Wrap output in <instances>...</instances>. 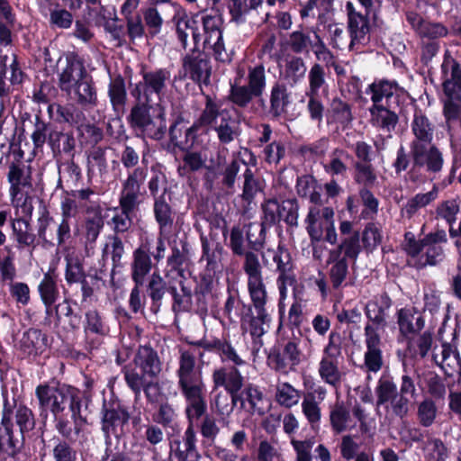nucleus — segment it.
Returning a JSON list of instances; mask_svg holds the SVG:
<instances>
[{"label":"nucleus","instance_id":"obj_1","mask_svg":"<svg viewBox=\"0 0 461 461\" xmlns=\"http://www.w3.org/2000/svg\"><path fill=\"white\" fill-rule=\"evenodd\" d=\"M203 357L201 348L193 347L182 351L179 358L178 385L186 401L185 414L191 417L203 416L206 411L201 371L195 368V359Z\"/></svg>","mask_w":461,"mask_h":461},{"label":"nucleus","instance_id":"obj_2","mask_svg":"<svg viewBox=\"0 0 461 461\" xmlns=\"http://www.w3.org/2000/svg\"><path fill=\"white\" fill-rule=\"evenodd\" d=\"M131 127L144 137L156 140H162L167 132L166 109L162 103L152 104L136 102L129 115Z\"/></svg>","mask_w":461,"mask_h":461},{"label":"nucleus","instance_id":"obj_3","mask_svg":"<svg viewBox=\"0 0 461 461\" xmlns=\"http://www.w3.org/2000/svg\"><path fill=\"white\" fill-rule=\"evenodd\" d=\"M141 76V80L131 91L132 97L136 102L144 104H153L154 101L161 103L171 80V72L160 68L143 70Z\"/></svg>","mask_w":461,"mask_h":461},{"label":"nucleus","instance_id":"obj_4","mask_svg":"<svg viewBox=\"0 0 461 461\" xmlns=\"http://www.w3.org/2000/svg\"><path fill=\"white\" fill-rule=\"evenodd\" d=\"M263 393L258 387L251 383H244V378L239 370L232 366V410L239 407L249 414L258 413L262 416L266 408L260 406Z\"/></svg>","mask_w":461,"mask_h":461},{"label":"nucleus","instance_id":"obj_5","mask_svg":"<svg viewBox=\"0 0 461 461\" xmlns=\"http://www.w3.org/2000/svg\"><path fill=\"white\" fill-rule=\"evenodd\" d=\"M300 338L293 334V338L274 345L267 357V365L277 372H286L288 366L291 369L301 363L302 350L299 348Z\"/></svg>","mask_w":461,"mask_h":461},{"label":"nucleus","instance_id":"obj_6","mask_svg":"<svg viewBox=\"0 0 461 461\" xmlns=\"http://www.w3.org/2000/svg\"><path fill=\"white\" fill-rule=\"evenodd\" d=\"M73 386L65 384H45L37 386L35 393L40 406L50 410L53 416L61 414L71 398Z\"/></svg>","mask_w":461,"mask_h":461},{"label":"nucleus","instance_id":"obj_7","mask_svg":"<svg viewBox=\"0 0 461 461\" xmlns=\"http://www.w3.org/2000/svg\"><path fill=\"white\" fill-rule=\"evenodd\" d=\"M188 426L182 440L173 438L169 441V461H199L200 454L196 447V433L194 423L202 416L191 417L186 414Z\"/></svg>","mask_w":461,"mask_h":461},{"label":"nucleus","instance_id":"obj_8","mask_svg":"<svg viewBox=\"0 0 461 461\" xmlns=\"http://www.w3.org/2000/svg\"><path fill=\"white\" fill-rule=\"evenodd\" d=\"M212 67L206 55L196 48L186 54L182 59V68L179 71L181 78H189L195 83L208 85Z\"/></svg>","mask_w":461,"mask_h":461},{"label":"nucleus","instance_id":"obj_9","mask_svg":"<svg viewBox=\"0 0 461 461\" xmlns=\"http://www.w3.org/2000/svg\"><path fill=\"white\" fill-rule=\"evenodd\" d=\"M198 123L201 126H210L216 131L221 143L230 141V113L227 109H217L216 105L208 100Z\"/></svg>","mask_w":461,"mask_h":461},{"label":"nucleus","instance_id":"obj_10","mask_svg":"<svg viewBox=\"0 0 461 461\" xmlns=\"http://www.w3.org/2000/svg\"><path fill=\"white\" fill-rule=\"evenodd\" d=\"M24 74L22 71L16 55L3 53L0 50V97H7L14 91V87L22 84Z\"/></svg>","mask_w":461,"mask_h":461},{"label":"nucleus","instance_id":"obj_11","mask_svg":"<svg viewBox=\"0 0 461 461\" xmlns=\"http://www.w3.org/2000/svg\"><path fill=\"white\" fill-rule=\"evenodd\" d=\"M129 420L130 413L125 407L119 403L106 404L104 402L102 409L101 429L105 439L109 440L111 436L120 437Z\"/></svg>","mask_w":461,"mask_h":461},{"label":"nucleus","instance_id":"obj_12","mask_svg":"<svg viewBox=\"0 0 461 461\" xmlns=\"http://www.w3.org/2000/svg\"><path fill=\"white\" fill-rule=\"evenodd\" d=\"M178 4L167 0H156L153 5L142 10L145 26L151 36L160 33L165 18L172 22Z\"/></svg>","mask_w":461,"mask_h":461},{"label":"nucleus","instance_id":"obj_13","mask_svg":"<svg viewBox=\"0 0 461 461\" xmlns=\"http://www.w3.org/2000/svg\"><path fill=\"white\" fill-rule=\"evenodd\" d=\"M148 175L145 167H139L129 172L125 180L122 183V190L119 203H124L127 208L139 207L141 203V186Z\"/></svg>","mask_w":461,"mask_h":461},{"label":"nucleus","instance_id":"obj_14","mask_svg":"<svg viewBox=\"0 0 461 461\" xmlns=\"http://www.w3.org/2000/svg\"><path fill=\"white\" fill-rule=\"evenodd\" d=\"M425 241L426 250L415 264L417 269H422L427 266H437L445 258V250L441 246L448 241L445 230L437 229L435 231L429 232L425 235Z\"/></svg>","mask_w":461,"mask_h":461},{"label":"nucleus","instance_id":"obj_15","mask_svg":"<svg viewBox=\"0 0 461 461\" xmlns=\"http://www.w3.org/2000/svg\"><path fill=\"white\" fill-rule=\"evenodd\" d=\"M410 156L413 168H425L429 174H438L443 168V154L433 143L410 149Z\"/></svg>","mask_w":461,"mask_h":461},{"label":"nucleus","instance_id":"obj_16","mask_svg":"<svg viewBox=\"0 0 461 461\" xmlns=\"http://www.w3.org/2000/svg\"><path fill=\"white\" fill-rule=\"evenodd\" d=\"M405 16L411 29L420 39L438 41V39L445 38L449 34V30L442 23L425 19L415 11L407 12Z\"/></svg>","mask_w":461,"mask_h":461},{"label":"nucleus","instance_id":"obj_17","mask_svg":"<svg viewBox=\"0 0 461 461\" xmlns=\"http://www.w3.org/2000/svg\"><path fill=\"white\" fill-rule=\"evenodd\" d=\"M87 77L86 70L80 59L71 53L66 56L65 64L60 68L59 74V85L62 91L72 95V90L77 84Z\"/></svg>","mask_w":461,"mask_h":461},{"label":"nucleus","instance_id":"obj_18","mask_svg":"<svg viewBox=\"0 0 461 461\" xmlns=\"http://www.w3.org/2000/svg\"><path fill=\"white\" fill-rule=\"evenodd\" d=\"M441 74L445 79L442 89L447 98H460L461 93V64L446 51L441 64Z\"/></svg>","mask_w":461,"mask_h":461},{"label":"nucleus","instance_id":"obj_19","mask_svg":"<svg viewBox=\"0 0 461 461\" xmlns=\"http://www.w3.org/2000/svg\"><path fill=\"white\" fill-rule=\"evenodd\" d=\"M221 18L205 15L203 17V24L207 36L205 43L212 48L214 59L221 63H229L230 55L228 52L222 40V32L219 28Z\"/></svg>","mask_w":461,"mask_h":461},{"label":"nucleus","instance_id":"obj_20","mask_svg":"<svg viewBox=\"0 0 461 461\" xmlns=\"http://www.w3.org/2000/svg\"><path fill=\"white\" fill-rule=\"evenodd\" d=\"M256 251H246L244 248L243 230L239 226L232 227V254L244 256L243 269L248 275V280L262 278L261 266Z\"/></svg>","mask_w":461,"mask_h":461},{"label":"nucleus","instance_id":"obj_21","mask_svg":"<svg viewBox=\"0 0 461 461\" xmlns=\"http://www.w3.org/2000/svg\"><path fill=\"white\" fill-rule=\"evenodd\" d=\"M171 23L176 29L177 40L182 47L186 49L187 39L191 36L194 44V48H196L197 43L201 40L198 23L194 17L189 16L180 5H177L176 16L173 17Z\"/></svg>","mask_w":461,"mask_h":461},{"label":"nucleus","instance_id":"obj_22","mask_svg":"<svg viewBox=\"0 0 461 461\" xmlns=\"http://www.w3.org/2000/svg\"><path fill=\"white\" fill-rule=\"evenodd\" d=\"M7 180L10 184L9 195L14 201L18 195L32 189V169L23 162H13L8 166Z\"/></svg>","mask_w":461,"mask_h":461},{"label":"nucleus","instance_id":"obj_23","mask_svg":"<svg viewBox=\"0 0 461 461\" xmlns=\"http://www.w3.org/2000/svg\"><path fill=\"white\" fill-rule=\"evenodd\" d=\"M393 306V300L390 295L384 292L379 300L367 302L364 309L368 323L366 326L371 327L375 332L384 330L387 326L388 311Z\"/></svg>","mask_w":461,"mask_h":461},{"label":"nucleus","instance_id":"obj_24","mask_svg":"<svg viewBox=\"0 0 461 461\" xmlns=\"http://www.w3.org/2000/svg\"><path fill=\"white\" fill-rule=\"evenodd\" d=\"M411 127L413 139L410 149L433 143L434 127L421 109H415Z\"/></svg>","mask_w":461,"mask_h":461},{"label":"nucleus","instance_id":"obj_25","mask_svg":"<svg viewBox=\"0 0 461 461\" xmlns=\"http://www.w3.org/2000/svg\"><path fill=\"white\" fill-rule=\"evenodd\" d=\"M364 335L366 346L364 363L368 371L376 373L383 366V353L380 348L381 337L369 326H365Z\"/></svg>","mask_w":461,"mask_h":461},{"label":"nucleus","instance_id":"obj_26","mask_svg":"<svg viewBox=\"0 0 461 461\" xmlns=\"http://www.w3.org/2000/svg\"><path fill=\"white\" fill-rule=\"evenodd\" d=\"M269 107L266 111L271 120L285 119L291 104V94L284 83L276 82L270 91Z\"/></svg>","mask_w":461,"mask_h":461},{"label":"nucleus","instance_id":"obj_27","mask_svg":"<svg viewBox=\"0 0 461 461\" xmlns=\"http://www.w3.org/2000/svg\"><path fill=\"white\" fill-rule=\"evenodd\" d=\"M110 148L94 146L86 151V176L88 182L98 176L104 181L108 175V153Z\"/></svg>","mask_w":461,"mask_h":461},{"label":"nucleus","instance_id":"obj_28","mask_svg":"<svg viewBox=\"0 0 461 461\" xmlns=\"http://www.w3.org/2000/svg\"><path fill=\"white\" fill-rule=\"evenodd\" d=\"M10 227L12 237L19 249L34 250L38 245L37 235L34 233L30 221L23 217L11 219Z\"/></svg>","mask_w":461,"mask_h":461},{"label":"nucleus","instance_id":"obj_29","mask_svg":"<svg viewBox=\"0 0 461 461\" xmlns=\"http://www.w3.org/2000/svg\"><path fill=\"white\" fill-rule=\"evenodd\" d=\"M370 123L373 127L382 130L389 135L394 131L399 115L391 109L390 104L382 106H371L369 108Z\"/></svg>","mask_w":461,"mask_h":461},{"label":"nucleus","instance_id":"obj_30","mask_svg":"<svg viewBox=\"0 0 461 461\" xmlns=\"http://www.w3.org/2000/svg\"><path fill=\"white\" fill-rule=\"evenodd\" d=\"M134 366L148 377L154 378L161 371V363L158 354L148 346H140L133 359Z\"/></svg>","mask_w":461,"mask_h":461},{"label":"nucleus","instance_id":"obj_31","mask_svg":"<svg viewBox=\"0 0 461 461\" xmlns=\"http://www.w3.org/2000/svg\"><path fill=\"white\" fill-rule=\"evenodd\" d=\"M419 312V310L412 307H403L397 310V324L401 335L407 338L410 334H417L423 330L425 326V319L422 315L416 318L415 324H413L414 315Z\"/></svg>","mask_w":461,"mask_h":461},{"label":"nucleus","instance_id":"obj_32","mask_svg":"<svg viewBox=\"0 0 461 461\" xmlns=\"http://www.w3.org/2000/svg\"><path fill=\"white\" fill-rule=\"evenodd\" d=\"M152 268V261L149 255V248L140 246L133 251L131 263V278L137 285H142L146 276Z\"/></svg>","mask_w":461,"mask_h":461},{"label":"nucleus","instance_id":"obj_33","mask_svg":"<svg viewBox=\"0 0 461 461\" xmlns=\"http://www.w3.org/2000/svg\"><path fill=\"white\" fill-rule=\"evenodd\" d=\"M201 126L198 121L191 127L185 128L180 122H176L169 128L171 142L182 150H188L194 147L196 139L198 127Z\"/></svg>","mask_w":461,"mask_h":461},{"label":"nucleus","instance_id":"obj_34","mask_svg":"<svg viewBox=\"0 0 461 461\" xmlns=\"http://www.w3.org/2000/svg\"><path fill=\"white\" fill-rule=\"evenodd\" d=\"M397 88L398 83L395 80L375 79L368 85L366 94L371 95V101L373 103L371 106H382L384 105L382 104L383 99H385V104H389Z\"/></svg>","mask_w":461,"mask_h":461},{"label":"nucleus","instance_id":"obj_35","mask_svg":"<svg viewBox=\"0 0 461 461\" xmlns=\"http://www.w3.org/2000/svg\"><path fill=\"white\" fill-rule=\"evenodd\" d=\"M58 227L59 222H56L47 211H44L38 218L36 235L43 247H53L55 240L58 245Z\"/></svg>","mask_w":461,"mask_h":461},{"label":"nucleus","instance_id":"obj_36","mask_svg":"<svg viewBox=\"0 0 461 461\" xmlns=\"http://www.w3.org/2000/svg\"><path fill=\"white\" fill-rule=\"evenodd\" d=\"M49 113L59 122H67L70 125H82L86 120L82 111L73 105H60L52 104L49 105Z\"/></svg>","mask_w":461,"mask_h":461},{"label":"nucleus","instance_id":"obj_37","mask_svg":"<svg viewBox=\"0 0 461 461\" xmlns=\"http://www.w3.org/2000/svg\"><path fill=\"white\" fill-rule=\"evenodd\" d=\"M304 221L311 241H321L323 240L326 222L330 221L322 217V209L317 206L310 207Z\"/></svg>","mask_w":461,"mask_h":461},{"label":"nucleus","instance_id":"obj_38","mask_svg":"<svg viewBox=\"0 0 461 461\" xmlns=\"http://www.w3.org/2000/svg\"><path fill=\"white\" fill-rule=\"evenodd\" d=\"M58 276L54 269H50L44 274L43 278L38 285V291L41 301L49 308L57 301L59 297V289L57 285Z\"/></svg>","mask_w":461,"mask_h":461},{"label":"nucleus","instance_id":"obj_39","mask_svg":"<svg viewBox=\"0 0 461 461\" xmlns=\"http://www.w3.org/2000/svg\"><path fill=\"white\" fill-rule=\"evenodd\" d=\"M347 8L348 11V31L351 41H360L369 32V20L366 16L357 13L352 4L348 3Z\"/></svg>","mask_w":461,"mask_h":461},{"label":"nucleus","instance_id":"obj_40","mask_svg":"<svg viewBox=\"0 0 461 461\" xmlns=\"http://www.w3.org/2000/svg\"><path fill=\"white\" fill-rule=\"evenodd\" d=\"M62 219L58 227V246H61L71 236L70 224L68 220L73 217L77 211L75 201L65 198L60 205Z\"/></svg>","mask_w":461,"mask_h":461},{"label":"nucleus","instance_id":"obj_41","mask_svg":"<svg viewBox=\"0 0 461 461\" xmlns=\"http://www.w3.org/2000/svg\"><path fill=\"white\" fill-rule=\"evenodd\" d=\"M71 396L68 402L71 411V418L73 420H77L81 424L86 425L87 423V415L90 412L89 403L91 401L88 397L83 396L75 387H73Z\"/></svg>","mask_w":461,"mask_h":461},{"label":"nucleus","instance_id":"obj_42","mask_svg":"<svg viewBox=\"0 0 461 461\" xmlns=\"http://www.w3.org/2000/svg\"><path fill=\"white\" fill-rule=\"evenodd\" d=\"M155 220L158 224L161 235L169 231L173 225V212L170 205L166 202L165 196L156 198L153 205Z\"/></svg>","mask_w":461,"mask_h":461},{"label":"nucleus","instance_id":"obj_43","mask_svg":"<svg viewBox=\"0 0 461 461\" xmlns=\"http://www.w3.org/2000/svg\"><path fill=\"white\" fill-rule=\"evenodd\" d=\"M20 343L24 353L38 354L45 349L47 338L40 330L30 329L23 333Z\"/></svg>","mask_w":461,"mask_h":461},{"label":"nucleus","instance_id":"obj_44","mask_svg":"<svg viewBox=\"0 0 461 461\" xmlns=\"http://www.w3.org/2000/svg\"><path fill=\"white\" fill-rule=\"evenodd\" d=\"M108 96L114 111H118L125 105L127 91L124 78L121 75L111 78L108 85Z\"/></svg>","mask_w":461,"mask_h":461},{"label":"nucleus","instance_id":"obj_45","mask_svg":"<svg viewBox=\"0 0 461 461\" xmlns=\"http://www.w3.org/2000/svg\"><path fill=\"white\" fill-rule=\"evenodd\" d=\"M84 331L86 339H90L91 335L106 336L109 333V328L96 310H89L85 314Z\"/></svg>","mask_w":461,"mask_h":461},{"label":"nucleus","instance_id":"obj_46","mask_svg":"<svg viewBox=\"0 0 461 461\" xmlns=\"http://www.w3.org/2000/svg\"><path fill=\"white\" fill-rule=\"evenodd\" d=\"M120 208L113 209V216L110 224L115 234L124 233L129 230L132 225L131 214L138 209L137 207L127 208L124 203H119Z\"/></svg>","mask_w":461,"mask_h":461},{"label":"nucleus","instance_id":"obj_47","mask_svg":"<svg viewBox=\"0 0 461 461\" xmlns=\"http://www.w3.org/2000/svg\"><path fill=\"white\" fill-rule=\"evenodd\" d=\"M337 358H330L327 356L322 357L319 364V375L321 378L328 384L336 387L339 384L341 375L338 367Z\"/></svg>","mask_w":461,"mask_h":461},{"label":"nucleus","instance_id":"obj_48","mask_svg":"<svg viewBox=\"0 0 461 461\" xmlns=\"http://www.w3.org/2000/svg\"><path fill=\"white\" fill-rule=\"evenodd\" d=\"M55 429L68 441H77L82 432L84 425L77 420L71 422L61 414L54 416Z\"/></svg>","mask_w":461,"mask_h":461},{"label":"nucleus","instance_id":"obj_49","mask_svg":"<svg viewBox=\"0 0 461 461\" xmlns=\"http://www.w3.org/2000/svg\"><path fill=\"white\" fill-rule=\"evenodd\" d=\"M246 228V240L249 249L260 251L266 240V225L264 222H249L244 226Z\"/></svg>","mask_w":461,"mask_h":461},{"label":"nucleus","instance_id":"obj_50","mask_svg":"<svg viewBox=\"0 0 461 461\" xmlns=\"http://www.w3.org/2000/svg\"><path fill=\"white\" fill-rule=\"evenodd\" d=\"M122 374L127 386L133 392L137 400L149 382L146 378L148 376L142 372L140 373L135 366H131L130 365L123 367Z\"/></svg>","mask_w":461,"mask_h":461},{"label":"nucleus","instance_id":"obj_51","mask_svg":"<svg viewBox=\"0 0 461 461\" xmlns=\"http://www.w3.org/2000/svg\"><path fill=\"white\" fill-rule=\"evenodd\" d=\"M324 68L319 63L312 66L309 74V88L306 95H320V91L328 92V85L325 78Z\"/></svg>","mask_w":461,"mask_h":461},{"label":"nucleus","instance_id":"obj_52","mask_svg":"<svg viewBox=\"0 0 461 461\" xmlns=\"http://www.w3.org/2000/svg\"><path fill=\"white\" fill-rule=\"evenodd\" d=\"M78 104L82 105H95L97 102L96 91L87 77L83 78L72 90Z\"/></svg>","mask_w":461,"mask_h":461},{"label":"nucleus","instance_id":"obj_53","mask_svg":"<svg viewBox=\"0 0 461 461\" xmlns=\"http://www.w3.org/2000/svg\"><path fill=\"white\" fill-rule=\"evenodd\" d=\"M168 291L167 283L158 272H154L147 285V292L152 301V304L159 308L162 299L166 293Z\"/></svg>","mask_w":461,"mask_h":461},{"label":"nucleus","instance_id":"obj_54","mask_svg":"<svg viewBox=\"0 0 461 461\" xmlns=\"http://www.w3.org/2000/svg\"><path fill=\"white\" fill-rule=\"evenodd\" d=\"M11 411H5L0 427V452L12 455L15 451V442L12 434Z\"/></svg>","mask_w":461,"mask_h":461},{"label":"nucleus","instance_id":"obj_55","mask_svg":"<svg viewBox=\"0 0 461 461\" xmlns=\"http://www.w3.org/2000/svg\"><path fill=\"white\" fill-rule=\"evenodd\" d=\"M266 85L265 67L262 64L249 67L248 71V85L246 86L256 95V97H260L263 95Z\"/></svg>","mask_w":461,"mask_h":461},{"label":"nucleus","instance_id":"obj_56","mask_svg":"<svg viewBox=\"0 0 461 461\" xmlns=\"http://www.w3.org/2000/svg\"><path fill=\"white\" fill-rule=\"evenodd\" d=\"M248 289L256 311H267V293L262 278L248 280Z\"/></svg>","mask_w":461,"mask_h":461},{"label":"nucleus","instance_id":"obj_57","mask_svg":"<svg viewBox=\"0 0 461 461\" xmlns=\"http://www.w3.org/2000/svg\"><path fill=\"white\" fill-rule=\"evenodd\" d=\"M438 196V189L436 186L428 193L417 194L408 200L402 211L405 212L408 218H411L420 208L425 207L433 202Z\"/></svg>","mask_w":461,"mask_h":461},{"label":"nucleus","instance_id":"obj_58","mask_svg":"<svg viewBox=\"0 0 461 461\" xmlns=\"http://www.w3.org/2000/svg\"><path fill=\"white\" fill-rule=\"evenodd\" d=\"M354 168L353 179L355 183L362 185V187L372 188L377 179L372 164L356 162Z\"/></svg>","mask_w":461,"mask_h":461},{"label":"nucleus","instance_id":"obj_59","mask_svg":"<svg viewBox=\"0 0 461 461\" xmlns=\"http://www.w3.org/2000/svg\"><path fill=\"white\" fill-rule=\"evenodd\" d=\"M243 185L241 200L248 205L254 200L256 194L261 191L259 179L255 177L254 172L249 168H245L243 173Z\"/></svg>","mask_w":461,"mask_h":461},{"label":"nucleus","instance_id":"obj_60","mask_svg":"<svg viewBox=\"0 0 461 461\" xmlns=\"http://www.w3.org/2000/svg\"><path fill=\"white\" fill-rule=\"evenodd\" d=\"M49 141L53 149L58 148L72 158L75 155L76 140L72 133L51 131L49 133Z\"/></svg>","mask_w":461,"mask_h":461},{"label":"nucleus","instance_id":"obj_61","mask_svg":"<svg viewBox=\"0 0 461 461\" xmlns=\"http://www.w3.org/2000/svg\"><path fill=\"white\" fill-rule=\"evenodd\" d=\"M376 406H384L390 402L398 393L397 386L392 379L380 378L375 387Z\"/></svg>","mask_w":461,"mask_h":461},{"label":"nucleus","instance_id":"obj_62","mask_svg":"<svg viewBox=\"0 0 461 461\" xmlns=\"http://www.w3.org/2000/svg\"><path fill=\"white\" fill-rule=\"evenodd\" d=\"M330 112L333 120L343 126H348L353 121L351 105L340 98L335 97L332 99Z\"/></svg>","mask_w":461,"mask_h":461},{"label":"nucleus","instance_id":"obj_63","mask_svg":"<svg viewBox=\"0 0 461 461\" xmlns=\"http://www.w3.org/2000/svg\"><path fill=\"white\" fill-rule=\"evenodd\" d=\"M66 270L65 279L68 284H75L83 281L86 278L83 266L80 259L77 257H74L72 254H67L65 256Z\"/></svg>","mask_w":461,"mask_h":461},{"label":"nucleus","instance_id":"obj_64","mask_svg":"<svg viewBox=\"0 0 461 461\" xmlns=\"http://www.w3.org/2000/svg\"><path fill=\"white\" fill-rule=\"evenodd\" d=\"M349 419V411L343 403H337L330 412V421L333 432L335 434H340L345 431Z\"/></svg>","mask_w":461,"mask_h":461}]
</instances>
